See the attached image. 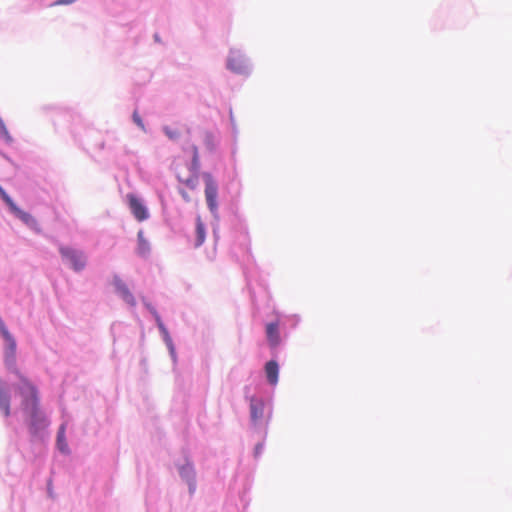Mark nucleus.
Wrapping results in <instances>:
<instances>
[{
    "label": "nucleus",
    "mask_w": 512,
    "mask_h": 512,
    "mask_svg": "<svg viewBox=\"0 0 512 512\" xmlns=\"http://www.w3.org/2000/svg\"><path fill=\"white\" fill-rule=\"evenodd\" d=\"M19 394L22 398V409L29 417V426L33 434L45 427V419L38 408L36 388L25 378H21Z\"/></svg>",
    "instance_id": "nucleus-1"
},
{
    "label": "nucleus",
    "mask_w": 512,
    "mask_h": 512,
    "mask_svg": "<svg viewBox=\"0 0 512 512\" xmlns=\"http://www.w3.org/2000/svg\"><path fill=\"white\" fill-rule=\"evenodd\" d=\"M203 178L205 181V197L209 210L212 213H215L218 208L217 204V195H218V187L217 183L213 179L210 173H204Z\"/></svg>",
    "instance_id": "nucleus-2"
},
{
    "label": "nucleus",
    "mask_w": 512,
    "mask_h": 512,
    "mask_svg": "<svg viewBox=\"0 0 512 512\" xmlns=\"http://www.w3.org/2000/svg\"><path fill=\"white\" fill-rule=\"evenodd\" d=\"M190 151L192 154V164L190 170V176L187 178H182L180 174H178V179L180 182L184 183L187 187L194 189L198 184V169H199V154L198 148L195 145H191Z\"/></svg>",
    "instance_id": "nucleus-3"
},
{
    "label": "nucleus",
    "mask_w": 512,
    "mask_h": 512,
    "mask_svg": "<svg viewBox=\"0 0 512 512\" xmlns=\"http://www.w3.org/2000/svg\"><path fill=\"white\" fill-rule=\"evenodd\" d=\"M0 332L6 342L5 362L9 367H14L16 363V341L3 324L0 325Z\"/></svg>",
    "instance_id": "nucleus-4"
},
{
    "label": "nucleus",
    "mask_w": 512,
    "mask_h": 512,
    "mask_svg": "<svg viewBox=\"0 0 512 512\" xmlns=\"http://www.w3.org/2000/svg\"><path fill=\"white\" fill-rule=\"evenodd\" d=\"M60 253L64 259L69 261L74 270L80 271L85 267L86 258L82 252L68 247H61Z\"/></svg>",
    "instance_id": "nucleus-5"
},
{
    "label": "nucleus",
    "mask_w": 512,
    "mask_h": 512,
    "mask_svg": "<svg viewBox=\"0 0 512 512\" xmlns=\"http://www.w3.org/2000/svg\"><path fill=\"white\" fill-rule=\"evenodd\" d=\"M127 200L132 214L139 222H142L149 217L146 207L137 196L134 194H128Z\"/></svg>",
    "instance_id": "nucleus-6"
},
{
    "label": "nucleus",
    "mask_w": 512,
    "mask_h": 512,
    "mask_svg": "<svg viewBox=\"0 0 512 512\" xmlns=\"http://www.w3.org/2000/svg\"><path fill=\"white\" fill-rule=\"evenodd\" d=\"M11 212L23 221L26 225L35 228L37 226L36 219L29 213L21 210L13 201L8 205Z\"/></svg>",
    "instance_id": "nucleus-7"
},
{
    "label": "nucleus",
    "mask_w": 512,
    "mask_h": 512,
    "mask_svg": "<svg viewBox=\"0 0 512 512\" xmlns=\"http://www.w3.org/2000/svg\"><path fill=\"white\" fill-rule=\"evenodd\" d=\"M114 284L117 292L123 298V300L126 301L128 304L134 305L135 299L131 292L129 291L127 285L119 278H115Z\"/></svg>",
    "instance_id": "nucleus-8"
},
{
    "label": "nucleus",
    "mask_w": 512,
    "mask_h": 512,
    "mask_svg": "<svg viewBox=\"0 0 512 512\" xmlns=\"http://www.w3.org/2000/svg\"><path fill=\"white\" fill-rule=\"evenodd\" d=\"M228 68L236 73H242L246 70V62L239 54H232L228 59Z\"/></svg>",
    "instance_id": "nucleus-9"
},
{
    "label": "nucleus",
    "mask_w": 512,
    "mask_h": 512,
    "mask_svg": "<svg viewBox=\"0 0 512 512\" xmlns=\"http://www.w3.org/2000/svg\"><path fill=\"white\" fill-rule=\"evenodd\" d=\"M278 372H279V367H278V363L276 361L271 360L266 363L265 373H266L267 380L271 385L277 384Z\"/></svg>",
    "instance_id": "nucleus-10"
},
{
    "label": "nucleus",
    "mask_w": 512,
    "mask_h": 512,
    "mask_svg": "<svg viewBox=\"0 0 512 512\" xmlns=\"http://www.w3.org/2000/svg\"><path fill=\"white\" fill-rule=\"evenodd\" d=\"M0 409L4 415L8 417L10 415V396L8 390L5 388L2 380L0 379Z\"/></svg>",
    "instance_id": "nucleus-11"
},
{
    "label": "nucleus",
    "mask_w": 512,
    "mask_h": 512,
    "mask_svg": "<svg viewBox=\"0 0 512 512\" xmlns=\"http://www.w3.org/2000/svg\"><path fill=\"white\" fill-rule=\"evenodd\" d=\"M250 413L251 419L256 422L262 418L263 415V403L260 400L252 398L250 401Z\"/></svg>",
    "instance_id": "nucleus-12"
},
{
    "label": "nucleus",
    "mask_w": 512,
    "mask_h": 512,
    "mask_svg": "<svg viewBox=\"0 0 512 512\" xmlns=\"http://www.w3.org/2000/svg\"><path fill=\"white\" fill-rule=\"evenodd\" d=\"M267 337L270 342V345L275 347L279 343V333H278V324L277 322H270L266 328Z\"/></svg>",
    "instance_id": "nucleus-13"
},
{
    "label": "nucleus",
    "mask_w": 512,
    "mask_h": 512,
    "mask_svg": "<svg viewBox=\"0 0 512 512\" xmlns=\"http://www.w3.org/2000/svg\"><path fill=\"white\" fill-rule=\"evenodd\" d=\"M195 233H196V238H195V242H194V246L195 247H199L201 246L204 241H205V226L200 218V216L197 217L196 219V230H195Z\"/></svg>",
    "instance_id": "nucleus-14"
},
{
    "label": "nucleus",
    "mask_w": 512,
    "mask_h": 512,
    "mask_svg": "<svg viewBox=\"0 0 512 512\" xmlns=\"http://www.w3.org/2000/svg\"><path fill=\"white\" fill-rule=\"evenodd\" d=\"M138 238V247L137 252L140 256H146L148 255L150 251V245L149 242L145 239L143 231H139L137 234Z\"/></svg>",
    "instance_id": "nucleus-15"
},
{
    "label": "nucleus",
    "mask_w": 512,
    "mask_h": 512,
    "mask_svg": "<svg viewBox=\"0 0 512 512\" xmlns=\"http://www.w3.org/2000/svg\"><path fill=\"white\" fill-rule=\"evenodd\" d=\"M57 445L61 452L67 453L68 452V445L66 443L65 439V427L62 425L59 428L58 434H57Z\"/></svg>",
    "instance_id": "nucleus-16"
},
{
    "label": "nucleus",
    "mask_w": 512,
    "mask_h": 512,
    "mask_svg": "<svg viewBox=\"0 0 512 512\" xmlns=\"http://www.w3.org/2000/svg\"><path fill=\"white\" fill-rule=\"evenodd\" d=\"M203 141L209 151H212L215 148V138L214 135L210 131L202 132Z\"/></svg>",
    "instance_id": "nucleus-17"
},
{
    "label": "nucleus",
    "mask_w": 512,
    "mask_h": 512,
    "mask_svg": "<svg viewBox=\"0 0 512 512\" xmlns=\"http://www.w3.org/2000/svg\"><path fill=\"white\" fill-rule=\"evenodd\" d=\"M164 132L172 140H176L180 137V132L170 127H165Z\"/></svg>",
    "instance_id": "nucleus-18"
},
{
    "label": "nucleus",
    "mask_w": 512,
    "mask_h": 512,
    "mask_svg": "<svg viewBox=\"0 0 512 512\" xmlns=\"http://www.w3.org/2000/svg\"><path fill=\"white\" fill-rule=\"evenodd\" d=\"M133 120L134 122L141 128L144 130V124H143V121L141 119V117L139 116L138 112L137 111H134L133 113Z\"/></svg>",
    "instance_id": "nucleus-19"
},
{
    "label": "nucleus",
    "mask_w": 512,
    "mask_h": 512,
    "mask_svg": "<svg viewBox=\"0 0 512 512\" xmlns=\"http://www.w3.org/2000/svg\"><path fill=\"white\" fill-rule=\"evenodd\" d=\"M0 197L3 199V201L9 205L13 200L10 198V196L2 189L0 186Z\"/></svg>",
    "instance_id": "nucleus-20"
},
{
    "label": "nucleus",
    "mask_w": 512,
    "mask_h": 512,
    "mask_svg": "<svg viewBox=\"0 0 512 512\" xmlns=\"http://www.w3.org/2000/svg\"><path fill=\"white\" fill-rule=\"evenodd\" d=\"M263 446L262 444H258L255 448V455H259L261 453V450H262Z\"/></svg>",
    "instance_id": "nucleus-21"
},
{
    "label": "nucleus",
    "mask_w": 512,
    "mask_h": 512,
    "mask_svg": "<svg viewBox=\"0 0 512 512\" xmlns=\"http://www.w3.org/2000/svg\"><path fill=\"white\" fill-rule=\"evenodd\" d=\"M180 193H181L182 197L185 199V201H187V202L190 201V197L188 196V194L185 191L180 190Z\"/></svg>",
    "instance_id": "nucleus-22"
},
{
    "label": "nucleus",
    "mask_w": 512,
    "mask_h": 512,
    "mask_svg": "<svg viewBox=\"0 0 512 512\" xmlns=\"http://www.w3.org/2000/svg\"><path fill=\"white\" fill-rule=\"evenodd\" d=\"M72 3V0H60L57 2V4H69Z\"/></svg>",
    "instance_id": "nucleus-23"
},
{
    "label": "nucleus",
    "mask_w": 512,
    "mask_h": 512,
    "mask_svg": "<svg viewBox=\"0 0 512 512\" xmlns=\"http://www.w3.org/2000/svg\"><path fill=\"white\" fill-rule=\"evenodd\" d=\"M3 132H4L5 136H8V133H7V130L5 127H3Z\"/></svg>",
    "instance_id": "nucleus-24"
},
{
    "label": "nucleus",
    "mask_w": 512,
    "mask_h": 512,
    "mask_svg": "<svg viewBox=\"0 0 512 512\" xmlns=\"http://www.w3.org/2000/svg\"><path fill=\"white\" fill-rule=\"evenodd\" d=\"M160 328L166 333V330L164 329L163 325H162V322H160Z\"/></svg>",
    "instance_id": "nucleus-25"
}]
</instances>
